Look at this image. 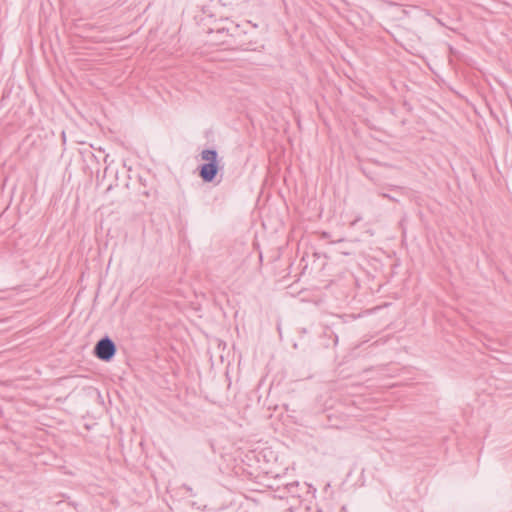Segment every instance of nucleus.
<instances>
[{"instance_id": "f257e3e1", "label": "nucleus", "mask_w": 512, "mask_h": 512, "mask_svg": "<svg viewBox=\"0 0 512 512\" xmlns=\"http://www.w3.org/2000/svg\"><path fill=\"white\" fill-rule=\"evenodd\" d=\"M200 156L206 163L198 167L199 176L204 182L211 183L221 169L218 160V152L215 149H204L200 153Z\"/></svg>"}, {"instance_id": "f03ea898", "label": "nucleus", "mask_w": 512, "mask_h": 512, "mask_svg": "<svg viewBox=\"0 0 512 512\" xmlns=\"http://www.w3.org/2000/svg\"><path fill=\"white\" fill-rule=\"evenodd\" d=\"M116 351V344L109 336H104L94 346V355L105 362L112 360Z\"/></svg>"}, {"instance_id": "7ed1b4c3", "label": "nucleus", "mask_w": 512, "mask_h": 512, "mask_svg": "<svg viewBox=\"0 0 512 512\" xmlns=\"http://www.w3.org/2000/svg\"><path fill=\"white\" fill-rule=\"evenodd\" d=\"M299 483L298 482H292V483H289L287 484V489L289 491V493H291L292 495H296V488L298 487Z\"/></svg>"}, {"instance_id": "20e7f679", "label": "nucleus", "mask_w": 512, "mask_h": 512, "mask_svg": "<svg viewBox=\"0 0 512 512\" xmlns=\"http://www.w3.org/2000/svg\"><path fill=\"white\" fill-rule=\"evenodd\" d=\"M183 489H185V491L187 493H189L190 496H196V493H194L193 489L191 486L187 485V484H184L183 485Z\"/></svg>"}, {"instance_id": "39448f33", "label": "nucleus", "mask_w": 512, "mask_h": 512, "mask_svg": "<svg viewBox=\"0 0 512 512\" xmlns=\"http://www.w3.org/2000/svg\"><path fill=\"white\" fill-rule=\"evenodd\" d=\"M379 195L383 198L390 200V201H394V202L398 201L395 197H393L392 195L387 194V193H380Z\"/></svg>"}, {"instance_id": "423d86ee", "label": "nucleus", "mask_w": 512, "mask_h": 512, "mask_svg": "<svg viewBox=\"0 0 512 512\" xmlns=\"http://www.w3.org/2000/svg\"><path fill=\"white\" fill-rule=\"evenodd\" d=\"M391 189L392 190H398V191H402L403 190V188L400 187V186H392Z\"/></svg>"}]
</instances>
